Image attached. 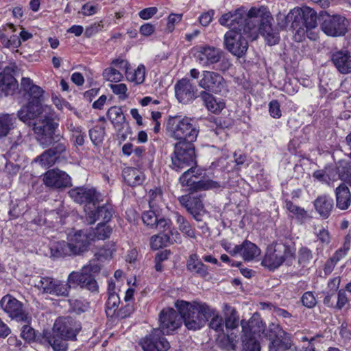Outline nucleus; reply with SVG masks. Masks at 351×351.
<instances>
[{"label":"nucleus","instance_id":"f257e3e1","mask_svg":"<svg viewBox=\"0 0 351 351\" xmlns=\"http://www.w3.org/2000/svg\"><path fill=\"white\" fill-rule=\"evenodd\" d=\"M182 317L172 308H164L159 315L160 328H154L139 344L143 351H167L170 345L164 337L177 330L182 324Z\"/></svg>","mask_w":351,"mask_h":351},{"label":"nucleus","instance_id":"f03ea898","mask_svg":"<svg viewBox=\"0 0 351 351\" xmlns=\"http://www.w3.org/2000/svg\"><path fill=\"white\" fill-rule=\"evenodd\" d=\"M176 306L189 330H199L213 314V308L203 302L178 300Z\"/></svg>","mask_w":351,"mask_h":351},{"label":"nucleus","instance_id":"7ed1b4c3","mask_svg":"<svg viewBox=\"0 0 351 351\" xmlns=\"http://www.w3.org/2000/svg\"><path fill=\"white\" fill-rule=\"evenodd\" d=\"M81 329L80 323L72 317H59L53 324L52 333L46 335V339L54 351H66V341L75 340Z\"/></svg>","mask_w":351,"mask_h":351},{"label":"nucleus","instance_id":"20e7f679","mask_svg":"<svg viewBox=\"0 0 351 351\" xmlns=\"http://www.w3.org/2000/svg\"><path fill=\"white\" fill-rule=\"evenodd\" d=\"M21 89L28 97L29 102L19 110L18 117L23 122L30 123L32 120H36L40 117L44 107L40 105L44 98V90L34 84L29 77L21 79Z\"/></svg>","mask_w":351,"mask_h":351},{"label":"nucleus","instance_id":"39448f33","mask_svg":"<svg viewBox=\"0 0 351 351\" xmlns=\"http://www.w3.org/2000/svg\"><path fill=\"white\" fill-rule=\"evenodd\" d=\"M166 131L169 137L178 142H194L199 134V127L191 117L175 115L169 117Z\"/></svg>","mask_w":351,"mask_h":351},{"label":"nucleus","instance_id":"423d86ee","mask_svg":"<svg viewBox=\"0 0 351 351\" xmlns=\"http://www.w3.org/2000/svg\"><path fill=\"white\" fill-rule=\"evenodd\" d=\"M195 58L202 66L221 72L228 71L232 66L230 60L221 49L209 45L198 47Z\"/></svg>","mask_w":351,"mask_h":351},{"label":"nucleus","instance_id":"0eeeda50","mask_svg":"<svg viewBox=\"0 0 351 351\" xmlns=\"http://www.w3.org/2000/svg\"><path fill=\"white\" fill-rule=\"evenodd\" d=\"M37 140L43 146L49 145L58 124L54 122V112L49 106H44L40 117L33 123Z\"/></svg>","mask_w":351,"mask_h":351},{"label":"nucleus","instance_id":"6e6552de","mask_svg":"<svg viewBox=\"0 0 351 351\" xmlns=\"http://www.w3.org/2000/svg\"><path fill=\"white\" fill-rule=\"evenodd\" d=\"M250 15V10L241 6L234 10L223 14L219 19V23L223 26L229 27L230 30H237L243 32H251L256 29L255 19Z\"/></svg>","mask_w":351,"mask_h":351},{"label":"nucleus","instance_id":"1a4fd4ad","mask_svg":"<svg viewBox=\"0 0 351 351\" xmlns=\"http://www.w3.org/2000/svg\"><path fill=\"white\" fill-rule=\"evenodd\" d=\"M101 265L97 261L93 260L84 265L79 271H72L68 276L70 284L78 285L91 293L99 292V285L93 274L99 273Z\"/></svg>","mask_w":351,"mask_h":351},{"label":"nucleus","instance_id":"9d476101","mask_svg":"<svg viewBox=\"0 0 351 351\" xmlns=\"http://www.w3.org/2000/svg\"><path fill=\"white\" fill-rule=\"evenodd\" d=\"M190 76L193 79H198L199 87L205 92L218 94L226 90V80L217 72L203 71L200 75L197 69H192L190 70Z\"/></svg>","mask_w":351,"mask_h":351},{"label":"nucleus","instance_id":"9b49d317","mask_svg":"<svg viewBox=\"0 0 351 351\" xmlns=\"http://www.w3.org/2000/svg\"><path fill=\"white\" fill-rule=\"evenodd\" d=\"M293 255L294 250L291 247L282 242H276L267 247L261 264L269 269H274Z\"/></svg>","mask_w":351,"mask_h":351},{"label":"nucleus","instance_id":"f8f14e48","mask_svg":"<svg viewBox=\"0 0 351 351\" xmlns=\"http://www.w3.org/2000/svg\"><path fill=\"white\" fill-rule=\"evenodd\" d=\"M192 143L181 141L175 144L173 155L171 157V167L175 171L179 172L196 164L195 147Z\"/></svg>","mask_w":351,"mask_h":351},{"label":"nucleus","instance_id":"ddd939ff","mask_svg":"<svg viewBox=\"0 0 351 351\" xmlns=\"http://www.w3.org/2000/svg\"><path fill=\"white\" fill-rule=\"evenodd\" d=\"M203 172L197 167H191L185 171L180 177V182L182 186H191L194 190H208L216 189L219 184L210 180H202Z\"/></svg>","mask_w":351,"mask_h":351},{"label":"nucleus","instance_id":"4468645a","mask_svg":"<svg viewBox=\"0 0 351 351\" xmlns=\"http://www.w3.org/2000/svg\"><path fill=\"white\" fill-rule=\"evenodd\" d=\"M241 325L244 333L242 339V351H260V344L252 333L260 332L263 330L262 322L255 319L250 322L241 320Z\"/></svg>","mask_w":351,"mask_h":351},{"label":"nucleus","instance_id":"2eb2a0df","mask_svg":"<svg viewBox=\"0 0 351 351\" xmlns=\"http://www.w3.org/2000/svg\"><path fill=\"white\" fill-rule=\"evenodd\" d=\"M250 33L237 30L228 31L224 35L226 49L232 55L242 57L248 48V43L245 36Z\"/></svg>","mask_w":351,"mask_h":351},{"label":"nucleus","instance_id":"dca6fc26","mask_svg":"<svg viewBox=\"0 0 351 351\" xmlns=\"http://www.w3.org/2000/svg\"><path fill=\"white\" fill-rule=\"evenodd\" d=\"M1 306L11 318L25 323L29 322V316L24 310L23 303L11 295H7L3 297L1 300Z\"/></svg>","mask_w":351,"mask_h":351},{"label":"nucleus","instance_id":"f3484780","mask_svg":"<svg viewBox=\"0 0 351 351\" xmlns=\"http://www.w3.org/2000/svg\"><path fill=\"white\" fill-rule=\"evenodd\" d=\"M250 15L255 19L256 29L251 32V35L256 34L257 31L264 36L274 29L271 25L272 17L267 9L261 6L260 8L252 7L250 10Z\"/></svg>","mask_w":351,"mask_h":351},{"label":"nucleus","instance_id":"a211bd4d","mask_svg":"<svg viewBox=\"0 0 351 351\" xmlns=\"http://www.w3.org/2000/svg\"><path fill=\"white\" fill-rule=\"evenodd\" d=\"M348 21L345 17L334 15L326 19L322 23V31L332 37L341 36L347 32Z\"/></svg>","mask_w":351,"mask_h":351},{"label":"nucleus","instance_id":"6ab92c4d","mask_svg":"<svg viewBox=\"0 0 351 351\" xmlns=\"http://www.w3.org/2000/svg\"><path fill=\"white\" fill-rule=\"evenodd\" d=\"M69 195L75 202L86 204V208L95 206L100 197V194L95 189L86 186L75 187L69 191Z\"/></svg>","mask_w":351,"mask_h":351},{"label":"nucleus","instance_id":"aec40b11","mask_svg":"<svg viewBox=\"0 0 351 351\" xmlns=\"http://www.w3.org/2000/svg\"><path fill=\"white\" fill-rule=\"evenodd\" d=\"M86 221L88 223L93 224L97 220L102 219L104 222H108L112 217L113 209L111 204H105L102 206H87L85 208Z\"/></svg>","mask_w":351,"mask_h":351},{"label":"nucleus","instance_id":"412c9836","mask_svg":"<svg viewBox=\"0 0 351 351\" xmlns=\"http://www.w3.org/2000/svg\"><path fill=\"white\" fill-rule=\"evenodd\" d=\"M90 237L88 230H80L68 234V240L75 255H79L88 250V247L92 242Z\"/></svg>","mask_w":351,"mask_h":351},{"label":"nucleus","instance_id":"4be33fe9","mask_svg":"<svg viewBox=\"0 0 351 351\" xmlns=\"http://www.w3.org/2000/svg\"><path fill=\"white\" fill-rule=\"evenodd\" d=\"M43 182L48 187L65 188L71 184V178L64 171L59 169H51L44 174Z\"/></svg>","mask_w":351,"mask_h":351},{"label":"nucleus","instance_id":"5701e85b","mask_svg":"<svg viewBox=\"0 0 351 351\" xmlns=\"http://www.w3.org/2000/svg\"><path fill=\"white\" fill-rule=\"evenodd\" d=\"M175 95L180 103L186 104L195 99V88L189 80L182 78L175 84Z\"/></svg>","mask_w":351,"mask_h":351},{"label":"nucleus","instance_id":"b1692460","mask_svg":"<svg viewBox=\"0 0 351 351\" xmlns=\"http://www.w3.org/2000/svg\"><path fill=\"white\" fill-rule=\"evenodd\" d=\"M16 30L12 23H8L0 27V40L4 47L16 49L21 45L19 36L14 34Z\"/></svg>","mask_w":351,"mask_h":351},{"label":"nucleus","instance_id":"393cba45","mask_svg":"<svg viewBox=\"0 0 351 351\" xmlns=\"http://www.w3.org/2000/svg\"><path fill=\"white\" fill-rule=\"evenodd\" d=\"M18 86V82L12 73V69L9 67L5 68L0 73V95H12L17 89Z\"/></svg>","mask_w":351,"mask_h":351},{"label":"nucleus","instance_id":"a878e982","mask_svg":"<svg viewBox=\"0 0 351 351\" xmlns=\"http://www.w3.org/2000/svg\"><path fill=\"white\" fill-rule=\"evenodd\" d=\"M331 60L340 73H351V55L348 51H338L333 53Z\"/></svg>","mask_w":351,"mask_h":351},{"label":"nucleus","instance_id":"bb28decb","mask_svg":"<svg viewBox=\"0 0 351 351\" xmlns=\"http://www.w3.org/2000/svg\"><path fill=\"white\" fill-rule=\"evenodd\" d=\"M186 268L189 271L200 277L206 278L208 276V267L201 261L197 254H192L189 256Z\"/></svg>","mask_w":351,"mask_h":351},{"label":"nucleus","instance_id":"cd10ccee","mask_svg":"<svg viewBox=\"0 0 351 351\" xmlns=\"http://www.w3.org/2000/svg\"><path fill=\"white\" fill-rule=\"evenodd\" d=\"M316 211L324 219H327L333 208V199L328 195H321L314 201Z\"/></svg>","mask_w":351,"mask_h":351},{"label":"nucleus","instance_id":"c85d7f7f","mask_svg":"<svg viewBox=\"0 0 351 351\" xmlns=\"http://www.w3.org/2000/svg\"><path fill=\"white\" fill-rule=\"evenodd\" d=\"M336 205L341 210L348 209L351 204V193L344 184L339 185L335 190Z\"/></svg>","mask_w":351,"mask_h":351},{"label":"nucleus","instance_id":"c756f323","mask_svg":"<svg viewBox=\"0 0 351 351\" xmlns=\"http://www.w3.org/2000/svg\"><path fill=\"white\" fill-rule=\"evenodd\" d=\"M223 311L225 328L227 330L237 328L239 324V316L235 308L228 304H225L223 305Z\"/></svg>","mask_w":351,"mask_h":351},{"label":"nucleus","instance_id":"7c9ffc66","mask_svg":"<svg viewBox=\"0 0 351 351\" xmlns=\"http://www.w3.org/2000/svg\"><path fill=\"white\" fill-rule=\"evenodd\" d=\"M107 116L114 125V128L120 132L128 124L125 122V116L120 107L112 106L107 112Z\"/></svg>","mask_w":351,"mask_h":351},{"label":"nucleus","instance_id":"2f4dec72","mask_svg":"<svg viewBox=\"0 0 351 351\" xmlns=\"http://www.w3.org/2000/svg\"><path fill=\"white\" fill-rule=\"evenodd\" d=\"M239 252L245 261L254 260L261 254V250L254 243L245 240L241 245H239Z\"/></svg>","mask_w":351,"mask_h":351},{"label":"nucleus","instance_id":"473e14b6","mask_svg":"<svg viewBox=\"0 0 351 351\" xmlns=\"http://www.w3.org/2000/svg\"><path fill=\"white\" fill-rule=\"evenodd\" d=\"M200 96L206 108L213 113L221 112L225 107V103L222 99H217L209 93L202 91Z\"/></svg>","mask_w":351,"mask_h":351},{"label":"nucleus","instance_id":"72a5a7b5","mask_svg":"<svg viewBox=\"0 0 351 351\" xmlns=\"http://www.w3.org/2000/svg\"><path fill=\"white\" fill-rule=\"evenodd\" d=\"M122 175L125 182L132 186L141 184L145 180L144 174L134 168L128 167L124 169Z\"/></svg>","mask_w":351,"mask_h":351},{"label":"nucleus","instance_id":"f704fd0d","mask_svg":"<svg viewBox=\"0 0 351 351\" xmlns=\"http://www.w3.org/2000/svg\"><path fill=\"white\" fill-rule=\"evenodd\" d=\"M51 256L53 257H62L66 256L75 255L71 248L70 242L64 241L53 242L50 246Z\"/></svg>","mask_w":351,"mask_h":351},{"label":"nucleus","instance_id":"c9c22d12","mask_svg":"<svg viewBox=\"0 0 351 351\" xmlns=\"http://www.w3.org/2000/svg\"><path fill=\"white\" fill-rule=\"evenodd\" d=\"M92 241L104 240L108 238L112 232V228L106 223H99L95 229L88 230Z\"/></svg>","mask_w":351,"mask_h":351},{"label":"nucleus","instance_id":"e433bc0d","mask_svg":"<svg viewBox=\"0 0 351 351\" xmlns=\"http://www.w3.org/2000/svg\"><path fill=\"white\" fill-rule=\"evenodd\" d=\"M15 121L16 118L13 114H0V141L13 130Z\"/></svg>","mask_w":351,"mask_h":351},{"label":"nucleus","instance_id":"4c0bfd02","mask_svg":"<svg viewBox=\"0 0 351 351\" xmlns=\"http://www.w3.org/2000/svg\"><path fill=\"white\" fill-rule=\"evenodd\" d=\"M67 128L70 132L71 141L74 144L78 146L83 145L86 138V133L83 128L71 122L67 124Z\"/></svg>","mask_w":351,"mask_h":351},{"label":"nucleus","instance_id":"58836bf2","mask_svg":"<svg viewBox=\"0 0 351 351\" xmlns=\"http://www.w3.org/2000/svg\"><path fill=\"white\" fill-rule=\"evenodd\" d=\"M174 217L180 231L185 236L195 239L196 237L195 230L192 228L190 223L178 212L174 213Z\"/></svg>","mask_w":351,"mask_h":351},{"label":"nucleus","instance_id":"ea45409f","mask_svg":"<svg viewBox=\"0 0 351 351\" xmlns=\"http://www.w3.org/2000/svg\"><path fill=\"white\" fill-rule=\"evenodd\" d=\"M290 347L291 339L289 335H287L283 337L270 340L269 351H287Z\"/></svg>","mask_w":351,"mask_h":351},{"label":"nucleus","instance_id":"a19ab883","mask_svg":"<svg viewBox=\"0 0 351 351\" xmlns=\"http://www.w3.org/2000/svg\"><path fill=\"white\" fill-rule=\"evenodd\" d=\"M125 76L128 80L135 84H141L145 81V67L143 64H140L134 71H126Z\"/></svg>","mask_w":351,"mask_h":351},{"label":"nucleus","instance_id":"79ce46f5","mask_svg":"<svg viewBox=\"0 0 351 351\" xmlns=\"http://www.w3.org/2000/svg\"><path fill=\"white\" fill-rule=\"evenodd\" d=\"M56 280L50 277H38L34 280V286L43 293L51 294Z\"/></svg>","mask_w":351,"mask_h":351},{"label":"nucleus","instance_id":"37998d69","mask_svg":"<svg viewBox=\"0 0 351 351\" xmlns=\"http://www.w3.org/2000/svg\"><path fill=\"white\" fill-rule=\"evenodd\" d=\"M304 18L302 26L306 28H317V14L313 9L308 7L304 8Z\"/></svg>","mask_w":351,"mask_h":351},{"label":"nucleus","instance_id":"c03bdc74","mask_svg":"<svg viewBox=\"0 0 351 351\" xmlns=\"http://www.w3.org/2000/svg\"><path fill=\"white\" fill-rule=\"evenodd\" d=\"M57 159L53 149H49L44 152L38 156L35 161L38 162L41 166L48 168L51 167Z\"/></svg>","mask_w":351,"mask_h":351},{"label":"nucleus","instance_id":"a18cd8bd","mask_svg":"<svg viewBox=\"0 0 351 351\" xmlns=\"http://www.w3.org/2000/svg\"><path fill=\"white\" fill-rule=\"evenodd\" d=\"M160 215V210L158 208H150L149 210L143 212L142 214V220L143 223L151 228H154L158 218Z\"/></svg>","mask_w":351,"mask_h":351},{"label":"nucleus","instance_id":"49530a36","mask_svg":"<svg viewBox=\"0 0 351 351\" xmlns=\"http://www.w3.org/2000/svg\"><path fill=\"white\" fill-rule=\"evenodd\" d=\"M120 304V298L116 293H112L108 295L106 303V313L108 317H112Z\"/></svg>","mask_w":351,"mask_h":351},{"label":"nucleus","instance_id":"de8ad7c7","mask_svg":"<svg viewBox=\"0 0 351 351\" xmlns=\"http://www.w3.org/2000/svg\"><path fill=\"white\" fill-rule=\"evenodd\" d=\"M162 203V193L160 188H154L149 191V208H158Z\"/></svg>","mask_w":351,"mask_h":351},{"label":"nucleus","instance_id":"09e8293b","mask_svg":"<svg viewBox=\"0 0 351 351\" xmlns=\"http://www.w3.org/2000/svg\"><path fill=\"white\" fill-rule=\"evenodd\" d=\"M210 318L211 319L209 322L210 328L218 332H223L225 328L224 320L214 308L213 314L210 315Z\"/></svg>","mask_w":351,"mask_h":351},{"label":"nucleus","instance_id":"8fccbe9b","mask_svg":"<svg viewBox=\"0 0 351 351\" xmlns=\"http://www.w3.org/2000/svg\"><path fill=\"white\" fill-rule=\"evenodd\" d=\"M204 210V205L199 197H192L188 212L191 213L197 221H200V213Z\"/></svg>","mask_w":351,"mask_h":351},{"label":"nucleus","instance_id":"3c124183","mask_svg":"<svg viewBox=\"0 0 351 351\" xmlns=\"http://www.w3.org/2000/svg\"><path fill=\"white\" fill-rule=\"evenodd\" d=\"M105 128L103 126L96 125L89 130V136L92 143L97 146L100 145L104 138Z\"/></svg>","mask_w":351,"mask_h":351},{"label":"nucleus","instance_id":"603ef678","mask_svg":"<svg viewBox=\"0 0 351 351\" xmlns=\"http://www.w3.org/2000/svg\"><path fill=\"white\" fill-rule=\"evenodd\" d=\"M304 8H294L290 10V16L291 19V29H295L302 25L304 18Z\"/></svg>","mask_w":351,"mask_h":351},{"label":"nucleus","instance_id":"864d4df0","mask_svg":"<svg viewBox=\"0 0 351 351\" xmlns=\"http://www.w3.org/2000/svg\"><path fill=\"white\" fill-rule=\"evenodd\" d=\"M71 285L68 281L67 283H64L56 280L51 294L57 296H68Z\"/></svg>","mask_w":351,"mask_h":351},{"label":"nucleus","instance_id":"5fc2aeb1","mask_svg":"<svg viewBox=\"0 0 351 351\" xmlns=\"http://www.w3.org/2000/svg\"><path fill=\"white\" fill-rule=\"evenodd\" d=\"M289 334L282 328L280 324L276 322L271 323L267 330V335L269 340L283 337Z\"/></svg>","mask_w":351,"mask_h":351},{"label":"nucleus","instance_id":"6e6d98bb","mask_svg":"<svg viewBox=\"0 0 351 351\" xmlns=\"http://www.w3.org/2000/svg\"><path fill=\"white\" fill-rule=\"evenodd\" d=\"M102 75L106 80L111 82H118L123 79L122 73L113 67L106 68Z\"/></svg>","mask_w":351,"mask_h":351},{"label":"nucleus","instance_id":"4d7b16f0","mask_svg":"<svg viewBox=\"0 0 351 351\" xmlns=\"http://www.w3.org/2000/svg\"><path fill=\"white\" fill-rule=\"evenodd\" d=\"M165 234L154 235L150 239V246L152 249L156 250L168 245V240Z\"/></svg>","mask_w":351,"mask_h":351},{"label":"nucleus","instance_id":"13d9d810","mask_svg":"<svg viewBox=\"0 0 351 351\" xmlns=\"http://www.w3.org/2000/svg\"><path fill=\"white\" fill-rule=\"evenodd\" d=\"M285 204L287 209L297 217L304 219L307 216L306 211L304 208L295 205L292 202L286 200Z\"/></svg>","mask_w":351,"mask_h":351},{"label":"nucleus","instance_id":"bf43d9fd","mask_svg":"<svg viewBox=\"0 0 351 351\" xmlns=\"http://www.w3.org/2000/svg\"><path fill=\"white\" fill-rule=\"evenodd\" d=\"M313 258L312 252L306 247H302L298 251V262L306 265Z\"/></svg>","mask_w":351,"mask_h":351},{"label":"nucleus","instance_id":"052dcab7","mask_svg":"<svg viewBox=\"0 0 351 351\" xmlns=\"http://www.w3.org/2000/svg\"><path fill=\"white\" fill-rule=\"evenodd\" d=\"M289 16L290 11L287 14L279 12L276 15L278 25L282 29L286 28L288 26H290L291 28V19Z\"/></svg>","mask_w":351,"mask_h":351},{"label":"nucleus","instance_id":"680f3d73","mask_svg":"<svg viewBox=\"0 0 351 351\" xmlns=\"http://www.w3.org/2000/svg\"><path fill=\"white\" fill-rule=\"evenodd\" d=\"M345 166H341L338 169V177L343 182H347L351 186V169L348 168V164Z\"/></svg>","mask_w":351,"mask_h":351},{"label":"nucleus","instance_id":"e2e57ef3","mask_svg":"<svg viewBox=\"0 0 351 351\" xmlns=\"http://www.w3.org/2000/svg\"><path fill=\"white\" fill-rule=\"evenodd\" d=\"M171 220L165 218L160 214L158 218L157 222H156V225L154 226V228H156L160 231H166L171 228Z\"/></svg>","mask_w":351,"mask_h":351},{"label":"nucleus","instance_id":"0e129e2a","mask_svg":"<svg viewBox=\"0 0 351 351\" xmlns=\"http://www.w3.org/2000/svg\"><path fill=\"white\" fill-rule=\"evenodd\" d=\"M269 112L270 115L275 119L281 117V110L279 102L277 100H272L269 104Z\"/></svg>","mask_w":351,"mask_h":351},{"label":"nucleus","instance_id":"69168bd1","mask_svg":"<svg viewBox=\"0 0 351 351\" xmlns=\"http://www.w3.org/2000/svg\"><path fill=\"white\" fill-rule=\"evenodd\" d=\"M21 337L26 341L30 342L35 338V330L29 326H23Z\"/></svg>","mask_w":351,"mask_h":351},{"label":"nucleus","instance_id":"338daca9","mask_svg":"<svg viewBox=\"0 0 351 351\" xmlns=\"http://www.w3.org/2000/svg\"><path fill=\"white\" fill-rule=\"evenodd\" d=\"M302 302L304 306L308 308H313L315 306L317 301L313 293L308 291L303 294Z\"/></svg>","mask_w":351,"mask_h":351},{"label":"nucleus","instance_id":"774afa93","mask_svg":"<svg viewBox=\"0 0 351 351\" xmlns=\"http://www.w3.org/2000/svg\"><path fill=\"white\" fill-rule=\"evenodd\" d=\"M165 234L167 236V239H169L168 244H173L175 243H182L181 235L176 229H173V230L169 229V232Z\"/></svg>","mask_w":351,"mask_h":351}]
</instances>
